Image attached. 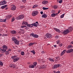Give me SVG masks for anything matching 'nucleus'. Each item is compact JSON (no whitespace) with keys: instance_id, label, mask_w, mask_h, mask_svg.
Masks as SVG:
<instances>
[{"instance_id":"c756f323","label":"nucleus","mask_w":73,"mask_h":73,"mask_svg":"<svg viewBox=\"0 0 73 73\" xmlns=\"http://www.w3.org/2000/svg\"><path fill=\"white\" fill-rule=\"evenodd\" d=\"M51 16L52 17H55L56 16V14L54 13H53L51 14Z\"/></svg>"},{"instance_id":"de8ad7c7","label":"nucleus","mask_w":73,"mask_h":73,"mask_svg":"<svg viewBox=\"0 0 73 73\" xmlns=\"http://www.w3.org/2000/svg\"><path fill=\"white\" fill-rule=\"evenodd\" d=\"M21 28H24V27H26V26L25 25H23L21 26Z\"/></svg>"},{"instance_id":"4be33fe9","label":"nucleus","mask_w":73,"mask_h":73,"mask_svg":"<svg viewBox=\"0 0 73 73\" xmlns=\"http://www.w3.org/2000/svg\"><path fill=\"white\" fill-rule=\"evenodd\" d=\"M22 24V25H28V23L25 21H23Z\"/></svg>"},{"instance_id":"412c9836","label":"nucleus","mask_w":73,"mask_h":73,"mask_svg":"<svg viewBox=\"0 0 73 73\" xmlns=\"http://www.w3.org/2000/svg\"><path fill=\"white\" fill-rule=\"evenodd\" d=\"M73 48V46L71 45H68L67 47V48H68V49H70V48Z\"/></svg>"},{"instance_id":"aec40b11","label":"nucleus","mask_w":73,"mask_h":73,"mask_svg":"<svg viewBox=\"0 0 73 73\" xmlns=\"http://www.w3.org/2000/svg\"><path fill=\"white\" fill-rule=\"evenodd\" d=\"M48 16H47V15L46 14H44L42 16V17L43 18H46Z\"/></svg>"},{"instance_id":"2f4dec72","label":"nucleus","mask_w":73,"mask_h":73,"mask_svg":"<svg viewBox=\"0 0 73 73\" xmlns=\"http://www.w3.org/2000/svg\"><path fill=\"white\" fill-rule=\"evenodd\" d=\"M57 6L56 5H54L53 6L54 9H57Z\"/></svg>"},{"instance_id":"473e14b6","label":"nucleus","mask_w":73,"mask_h":73,"mask_svg":"<svg viewBox=\"0 0 73 73\" xmlns=\"http://www.w3.org/2000/svg\"><path fill=\"white\" fill-rule=\"evenodd\" d=\"M42 9H43V10H47V9H49V8H48L43 7L42 8Z\"/></svg>"},{"instance_id":"a211bd4d","label":"nucleus","mask_w":73,"mask_h":73,"mask_svg":"<svg viewBox=\"0 0 73 73\" xmlns=\"http://www.w3.org/2000/svg\"><path fill=\"white\" fill-rule=\"evenodd\" d=\"M15 44H17V45L19 44V42L18 40H17V39L15 40V42H14Z\"/></svg>"},{"instance_id":"20e7f679","label":"nucleus","mask_w":73,"mask_h":73,"mask_svg":"<svg viewBox=\"0 0 73 73\" xmlns=\"http://www.w3.org/2000/svg\"><path fill=\"white\" fill-rule=\"evenodd\" d=\"M30 36L31 37L33 36V37H35V38H38V35L36 34H34L33 33H32L30 34Z\"/></svg>"},{"instance_id":"4c0bfd02","label":"nucleus","mask_w":73,"mask_h":73,"mask_svg":"<svg viewBox=\"0 0 73 73\" xmlns=\"http://www.w3.org/2000/svg\"><path fill=\"white\" fill-rule=\"evenodd\" d=\"M33 64L34 66H36V65L37 64V63L36 62H35L33 63Z\"/></svg>"},{"instance_id":"a19ab883","label":"nucleus","mask_w":73,"mask_h":73,"mask_svg":"<svg viewBox=\"0 0 73 73\" xmlns=\"http://www.w3.org/2000/svg\"><path fill=\"white\" fill-rule=\"evenodd\" d=\"M70 49V53H71V52H73V49Z\"/></svg>"},{"instance_id":"c9c22d12","label":"nucleus","mask_w":73,"mask_h":73,"mask_svg":"<svg viewBox=\"0 0 73 73\" xmlns=\"http://www.w3.org/2000/svg\"><path fill=\"white\" fill-rule=\"evenodd\" d=\"M5 53L6 55H8V54H9V52L7 51L5 52Z\"/></svg>"},{"instance_id":"5fc2aeb1","label":"nucleus","mask_w":73,"mask_h":73,"mask_svg":"<svg viewBox=\"0 0 73 73\" xmlns=\"http://www.w3.org/2000/svg\"><path fill=\"white\" fill-rule=\"evenodd\" d=\"M22 33H24V32H25V31H24V30H22Z\"/></svg>"},{"instance_id":"49530a36","label":"nucleus","mask_w":73,"mask_h":73,"mask_svg":"<svg viewBox=\"0 0 73 73\" xmlns=\"http://www.w3.org/2000/svg\"><path fill=\"white\" fill-rule=\"evenodd\" d=\"M22 1L23 3H26V0H22Z\"/></svg>"},{"instance_id":"e433bc0d","label":"nucleus","mask_w":73,"mask_h":73,"mask_svg":"<svg viewBox=\"0 0 73 73\" xmlns=\"http://www.w3.org/2000/svg\"><path fill=\"white\" fill-rule=\"evenodd\" d=\"M31 53H33V54H35V50H33L32 51H31Z\"/></svg>"},{"instance_id":"f03ea898","label":"nucleus","mask_w":73,"mask_h":73,"mask_svg":"<svg viewBox=\"0 0 73 73\" xmlns=\"http://www.w3.org/2000/svg\"><path fill=\"white\" fill-rule=\"evenodd\" d=\"M2 47L3 49L0 50V52H1L2 51V52H6V50H7V49H8V47L5 45H3Z\"/></svg>"},{"instance_id":"a18cd8bd","label":"nucleus","mask_w":73,"mask_h":73,"mask_svg":"<svg viewBox=\"0 0 73 73\" xmlns=\"http://www.w3.org/2000/svg\"><path fill=\"white\" fill-rule=\"evenodd\" d=\"M60 41L59 40H57L56 41V43L57 44H59L60 43Z\"/></svg>"},{"instance_id":"4d7b16f0","label":"nucleus","mask_w":73,"mask_h":73,"mask_svg":"<svg viewBox=\"0 0 73 73\" xmlns=\"http://www.w3.org/2000/svg\"><path fill=\"white\" fill-rule=\"evenodd\" d=\"M25 7L24 6H22L21 7V8H25Z\"/></svg>"},{"instance_id":"423d86ee","label":"nucleus","mask_w":73,"mask_h":73,"mask_svg":"<svg viewBox=\"0 0 73 73\" xmlns=\"http://www.w3.org/2000/svg\"><path fill=\"white\" fill-rule=\"evenodd\" d=\"M52 36L51 35V34H47L46 35V38H52Z\"/></svg>"},{"instance_id":"9b49d317","label":"nucleus","mask_w":73,"mask_h":73,"mask_svg":"<svg viewBox=\"0 0 73 73\" xmlns=\"http://www.w3.org/2000/svg\"><path fill=\"white\" fill-rule=\"evenodd\" d=\"M9 66L10 67H11V68H15L16 66V65L13 64H10L9 65Z\"/></svg>"},{"instance_id":"69168bd1","label":"nucleus","mask_w":73,"mask_h":73,"mask_svg":"<svg viewBox=\"0 0 73 73\" xmlns=\"http://www.w3.org/2000/svg\"><path fill=\"white\" fill-rule=\"evenodd\" d=\"M36 24H38V22L37 21L36 22Z\"/></svg>"},{"instance_id":"7ed1b4c3","label":"nucleus","mask_w":73,"mask_h":73,"mask_svg":"<svg viewBox=\"0 0 73 73\" xmlns=\"http://www.w3.org/2000/svg\"><path fill=\"white\" fill-rule=\"evenodd\" d=\"M38 14V12L37 11H35L32 13V15L33 16H35Z\"/></svg>"},{"instance_id":"e2e57ef3","label":"nucleus","mask_w":73,"mask_h":73,"mask_svg":"<svg viewBox=\"0 0 73 73\" xmlns=\"http://www.w3.org/2000/svg\"><path fill=\"white\" fill-rule=\"evenodd\" d=\"M58 58H59V57L58 56V57L56 58L57 59H58Z\"/></svg>"},{"instance_id":"3c124183","label":"nucleus","mask_w":73,"mask_h":73,"mask_svg":"<svg viewBox=\"0 0 73 73\" xmlns=\"http://www.w3.org/2000/svg\"><path fill=\"white\" fill-rule=\"evenodd\" d=\"M11 50L10 49H9V50H8V51L9 52H11Z\"/></svg>"},{"instance_id":"a878e982","label":"nucleus","mask_w":73,"mask_h":73,"mask_svg":"<svg viewBox=\"0 0 73 73\" xmlns=\"http://www.w3.org/2000/svg\"><path fill=\"white\" fill-rule=\"evenodd\" d=\"M12 40L13 41H14V42H15L16 41V40H17L16 38H15L14 37H13L12 38Z\"/></svg>"},{"instance_id":"2eb2a0df","label":"nucleus","mask_w":73,"mask_h":73,"mask_svg":"<svg viewBox=\"0 0 73 73\" xmlns=\"http://www.w3.org/2000/svg\"><path fill=\"white\" fill-rule=\"evenodd\" d=\"M11 34L15 35L16 33V31L15 30L11 31Z\"/></svg>"},{"instance_id":"72a5a7b5","label":"nucleus","mask_w":73,"mask_h":73,"mask_svg":"<svg viewBox=\"0 0 73 73\" xmlns=\"http://www.w3.org/2000/svg\"><path fill=\"white\" fill-rule=\"evenodd\" d=\"M34 44V43H30L29 45V46H32V45H33Z\"/></svg>"},{"instance_id":"052dcab7","label":"nucleus","mask_w":73,"mask_h":73,"mask_svg":"<svg viewBox=\"0 0 73 73\" xmlns=\"http://www.w3.org/2000/svg\"><path fill=\"white\" fill-rule=\"evenodd\" d=\"M60 71H57V72H56V73H60Z\"/></svg>"},{"instance_id":"0e129e2a","label":"nucleus","mask_w":73,"mask_h":73,"mask_svg":"<svg viewBox=\"0 0 73 73\" xmlns=\"http://www.w3.org/2000/svg\"><path fill=\"white\" fill-rule=\"evenodd\" d=\"M71 44H73V41H72L71 42Z\"/></svg>"},{"instance_id":"6e6d98bb","label":"nucleus","mask_w":73,"mask_h":73,"mask_svg":"<svg viewBox=\"0 0 73 73\" xmlns=\"http://www.w3.org/2000/svg\"><path fill=\"white\" fill-rule=\"evenodd\" d=\"M40 14H41V15H42V14H43V12L42 11L40 12Z\"/></svg>"},{"instance_id":"680f3d73","label":"nucleus","mask_w":73,"mask_h":73,"mask_svg":"<svg viewBox=\"0 0 73 73\" xmlns=\"http://www.w3.org/2000/svg\"><path fill=\"white\" fill-rule=\"evenodd\" d=\"M54 47H57V45H54Z\"/></svg>"},{"instance_id":"8fccbe9b","label":"nucleus","mask_w":73,"mask_h":73,"mask_svg":"<svg viewBox=\"0 0 73 73\" xmlns=\"http://www.w3.org/2000/svg\"><path fill=\"white\" fill-rule=\"evenodd\" d=\"M62 43H61V44H59V46H62Z\"/></svg>"},{"instance_id":"7c9ffc66","label":"nucleus","mask_w":73,"mask_h":73,"mask_svg":"<svg viewBox=\"0 0 73 73\" xmlns=\"http://www.w3.org/2000/svg\"><path fill=\"white\" fill-rule=\"evenodd\" d=\"M33 26H34V27H37V24H36V23H33Z\"/></svg>"},{"instance_id":"bb28decb","label":"nucleus","mask_w":73,"mask_h":73,"mask_svg":"<svg viewBox=\"0 0 73 73\" xmlns=\"http://www.w3.org/2000/svg\"><path fill=\"white\" fill-rule=\"evenodd\" d=\"M29 67L30 68H34V65L33 64H31L29 65Z\"/></svg>"},{"instance_id":"58836bf2","label":"nucleus","mask_w":73,"mask_h":73,"mask_svg":"<svg viewBox=\"0 0 73 73\" xmlns=\"http://www.w3.org/2000/svg\"><path fill=\"white\" fill-rule=\"evenodd\" d=\"M66 52L67 53H70V50L68 49L67 51H66Z\"/></svg>"},{"instance_id":"393cba45","label":"nucleus","mask_w":73,"mask_h":73,"mask_svg":"<svg viewBox=\"0 0 73 73\" xmlns=\"http://www.w3.org/2000/svg\"><path fill=\"white\" fill-rule=\"evenodd\" d=\"M7 6L8 5H5L4 6H3L1 7V8L2 9H4L5 8L7 7Z\"/></svg>"},{"instance_id":"ddd939ff","label":"nucleus","mask_w":73,"mask_h":73,"mask_svg":"<svg viewBox=\"0 0 73 73\" xmlns=\"http://www.w3.org/2000/svg\"><path fill=\"white\" fill-rule=\"evenodd\" d=\"M54 29L55 30V31H56L57 32H58L59 33H60V32H61V31H60V30L58 29H57L56 28H54Z\"/></svg>"},{"instance_id":"c85d7f7f","label":"nucleus","mask_w":73,"mask_h":73,"mask_svg":"<svg viewBox=\"0 0 73 73\" xmlns=\"http://www.w3.org/2000/svg\"><path fill=\"white\" fill-rule=\"evenodd\" d=\"M50 61H52V62H54V59L52 58H49L48 59Z\"/></svg>"},{"instance_id":"f8f14e48","label":"nucleus","mask_w":73,"mask_h":73,"mask_svg":"<svg viewBox=\"0 0 73 73\" xmlns=\"http://www.w3.org/2000/svg\"><path fill=\"white\" fill-rule=\"evenodd\" d=\"M54 29L55 30V31H56L57 32H58L59 33H60V32H61V31H60V30L58 29H57L56 28H54Z\"/></svg>"},{"instance_id":"4468645a","label":"nucleus","mask_w":73,"mask_h":73,"mask_svg":"<svg viewBox=\"0 0 73 73\" xmlns=\"http://www.w3.org/2000/svg\"><path fill=\"white\" fill-rule=\"evenodd\" d=\"M66 50H64L61 53V55L62 56L65 53V52H66Z\"/></svg>"},{"instance_id":"0eeeda50","label":"nucleus","mask_w":73,"mask_h":73,"mask_svg":"<svg viewBox=\"0 0 73 73\" xmlns=\"http://www.w3.org/2000/svg\"><path fill=\"white\" fill-rule=\"evenodd\" d=\"M24 17V16L23 15H20L19 17H17V20H20V19H22Z\"/></svg>"},{"instance_id":"dca6fc26","label":"nucleus","mask_w":73,"mask_h":73,"mask_svg":"<svg viewBox=\"0 0 73 73\" xmlns=\"http://www.w3.org/2000/svg\"><path fill=\"white\" fill-rule=\"evenodd\" d=\"M67 29H68V31H69V32H70L72 31L73 30V28L70 27L68 28Z\"/></svg>"},{"instance_id":"f3484780","label":"nucleus","mask_w":73,"mask_h":73,"mask_svg":"<svg viewBox=\"0 0 73 73\" xmlns=\"http://www.w3.org/2000/svg\"><path fill=\"white\" fill-rule=\"evenodd\" d=\"M6 21V19H0V22H5Z\"/></svg>"},{"instance_id":"f704fd0d","label":"nucleus","mask_w":73,"mask_h":73,"mask_svg":"<svg viewBox=\"0 0 73 73\" xmlns=\"http://www.w3.org/2000/svg\"><path fill=\"white\" fill-rule=\"evenodd\" d=\"M38 7V5H35L33 7V8H36V7Z\"/></svg>"},{"instance_id":"864d4df0","label":"nucleus","mask_w":73,"mask_h":73,"mask_svg":"<svg viewBox=\"0 0 73 73\" xmlns=\"http://www.w3.org/2000/svg\"><path fill=\"white\" fill-rule=\"evenodd\" d=\"M56 39H58V36H56Z\"/></svg>"},{"instance_id":"1a4fd4ad","label":"nucleus","mask_w":73,"mask_h":73,"mask_svg":"<svg viewBox=\"0 0 73 73\" xmlns=\"http://www.w3.org/2000/svg\"><path fill=\"white\" fill-rule=\"evenodd\" d=\"M7 4V2H6L5 0H4L1 2H0V5H4Z\"/></svg>"},{"instance_id":"79ce46f5","label":"nucleus","mask_w":73,"mask_h":73,"mask_svg":"<svg viewBox=\"0 0 73 73\" xmlns=\"http://www.w3.org/2000/svg\"><path fill=\"white\" fill-rule=\"evenodd\" d=\"M64 15H65V14H64L60 16L61 18H63V17H64Z\"/></svg>"},{"instance_id":"338daca9","label":"nucleus","mask_w":73,"mask_h":73,"mask_svg":"<svg viewBox=\"0 0 73 73\" xmlns=\"http://www.w3.org/2000/svg\"><path fill=\"white\" fill-rule=\"evenodd\" d=\"M1 55L0 54V57H1Z\"/></svg>"},{"instance_id":"5701e85b","label":"nucleus","mask_w":73,"mask_h":73,"mask_svg":"<svg viewBox=\"0 0 73 73\" xmlns=\"http://www.w3.org/2000/svg\"><path fill=\"white\" fill-rule=\"evenodd\" d=\"M11 17H12V15H8L6 17V19H10Z\"/></svg>"},{"instance_id":"bf43d9fd","label":"nucleus","mask_w":73,"mask_h":73,"mask_svg":"<svg viewBox=\"0 0 73 73\" xmlns=\"http://www.w3.org/2000/svg\"><path fill=\"white\" fill-rule=\"evenodd\" d=\"M41 53H42V54H44V51H42L41 52Z\"/></svg>"},{"instance_id":"ea45409f","label":"nucleus","mask_w":73,"mask_h":73,"mask_svg":"<svg viewBox=\"0 0 73 73\" xmlns=\"http://www.w3.org/2000/svg\"><path fill=\"white\" fill-rule=\"evenodd\" d=\"M0 65L1 66H3V62L1 61H0Z\"/></svg>"},{"instance_id":"f257e3e1","label":"nucleus","mask_w":73,"mask_h":73,"mask_svg":"<svg viewBox=\"0 0 73 73\" xmlns=\"http://www.w3.org/2000/svg\"><path fill=\"white\" fill-rule=\"evenodd\" d=\"M11 58L14 60V62H17L18 60H19V58L17 57L16 56H13L11 57Z\"/></svg>"},{"instance_id":"9d476101","label":"nucleus","mask_w":73,"mask_h":73,"mask_svg":"<svg viewBox=\"0 0 73 73\" xmlns=\"http://www.w3.org/2000/svg\"><path fill=\"white\" fill-rule=\"evenodd\" d=\"M60 64H56L53 66L52 68L53 69H56V68H57L58 67H60Z\"/></svg>"},{"instance_id":"603ef678","label":"nucleus","mask_w":73,"mask_h":73,"mask_svg":"<svg viewBox=\"0 0 73 73\" xmlns=\"http://www.w3.org/2000/svg\"><path fill=\"white\" fill-rule=\"evenodd\" d=\"M62 1L60 0L59 1V3H60V4H61V3H62Z\"/></svg>"},{"instance_id":"c03bdc74","label":"nucleus","mask_w":73,"mask_h":73,"mask_svg":"<svg viewBox=\"0 0 73 73\" xmlns=\"http://www.w3.org/2000/svg\"><path fill=\"white\" fill-rule=\"evenodd\" d=\"M21 54L22 56H23L24 54V52H21Z\"/></svg>"},{"instance_id":"cd10ccee","label":"nucleus","mask_w":73,"mask_h":73,"mask_svg":"<svg viewBox=\"0 0 73 73\" xmlns=\"http://www.w3.org/2000/svg\"><path fill=\"white\" fill-rule=\"evenodd\" d=\"M40 68H46V66L44 65H42L40 66Z\"/></svg>"},{"instance_id":"37998d69","label":"nucleus","mask_w":73,"mask_h":73,"mask_svg":"<svg viewBox=\"0 0 73 73\" xmlns=\"http://www.w3.org/2000/svg\"><path fill=\"white\" fill-rule=\"evenodd\" d=\"M15 21V17H13L11 21L12 22H13V21Z\"/></svg>"},{"instance_id":"b1692460","label":"nucleus","mask_w":73,"mask_h":73,"mask_svg":"<svg viewBox=\"0 0 73 73\" xmlns=\"http://www.w3.org/2000/svg\"><path fill=\"white\" fill-rule=\"evenodd\" d=\"M27 27H33V24H28L27 25Z\"/></svg>"},{"instance_id":"09e8293b","label":"nucleus","mask_w":73,"mask_h":73,"mask_svg":"<svg viewBox=\"0 0 73 73\" xmlns=\"http://www.w3.org/2000/svg\"><path fill=\"white\" fill-rule=\"evenodd\" d=\"M7 35L6 34H3L2 35V36H7Z\"/></svg>"},{"instance_id":"39448f33","label":"nucleus","mask_w":73,"mask_h":73,"mask_svg":"<svg viewBox=\"0 0 73 73\" xmlns=\"http://www.w3.org/2000/svg\"><path fill=\"white\" fill-rule=\"evenodd\" d=\"M68 33H69V31L68 29H66L63 31L62 34L64 35H66V34H68Z\"/></svg>"},{"instance_id":"13d9d810","label":"nucleus","mask_w":73,"mask_h":73,"mask_svg":"<svg viewBox=\"0 0 73 73\" xmlns=\"http://www.w3.org/2000/svg\"><path fill=\"white\" fill-rule=\"evenodd\" d=\"M60 12L61 11L60 10L58 11V13H60Z\"/></svg>"},{"instance_id":"6ab92c4d","label":"nucleus","mask_w":73,"mask_h":73,"mask_svg":"<svg viewBox=\"0 0 73 73\" xmlns=\"http://www.w3.org/2000/svg\"><path fill=\"white\" fill-rule=\"evenodd\" d=\"M47 3H48V1H44L42 2V3L43 4H46Z\"/></svg>"},{"instance_id":"6e6552de","label":"nucleus","mask_w":73,"mask_h":73,"mask_svg":"<svg viewBox=\"0 0 73 73\" xmlns=\"http://www.w3.org/2000/svg\"><path fill=\"white\" fill-rule=\"evenodd\" d=\"M11 6L12 7L11 9V10H12V11H15V10H16V8L15 5H12Z\"/></svg>"},{"instance_id":"774afa93","label":"nucleus","mask_w":73,"mask_h":73,"mask_svg":"<svg viewBox=\"0 0 73 73\" xmlns=\"http://www.w3.org/2000/svg\"><path fill=\"white\" fill-rule=\"evenodd\" d=\"M7 9H8V8H5V9H6V10Z\"/></svg>"}]
</instances>
